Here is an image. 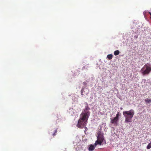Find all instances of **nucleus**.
I'll list each match as a JSON object with an SVG mask.
<instances>
[{"instance_id": "nucleus-1", "label": "nucleus", "mask_w": 151, "mask_h": 151, "mask_svg": "<svg viewBox=\"0 0 151 151\" xmlns=\"http://www.w3.org/2000/svg\"><path fill=\"white\" fill-rule=\"evenodd\" d=\"M134 114V111L133 109H130L129 111H124L123 114L125 118V122L127 123L132 121V118Z\"/></svg>"}, {"instance_id": "nucleus-2", "label": "nucleus", "mask_w": 151, "mask_h": 151, "mask_svg": "<svg viewBox=\"0 0 151 151\" xmlns=\"http://www.w3.org/2000/svg\"><path fill=\"white\" fill-rule=\"evenodd\" d=\"M88 118L82 116L78 121V123L77 126L80 128H83L85 125H86L87 123Z\"/></svg>"}, {"instance_id": "nucleus-3", "label": "nucleus", "mask_w": 151, "mask_h": 151, "mask_svg": "<svg viewBox=\"0 0 151 151\" xmlns=\"http://www.w3.org/2000/svg\"><path fill=\"white\" fill-rule=\"evenodd\" d=\"M151 71V67L148 64L145 65L141 70V72L143 75L148 74Z\"/></svg>"}, {"instance_id": "nucleus-4", "label": "nucleus", "mask_w": 151, "mask_h": 151, "mask_svg": "<svg viewBox=\"0 0 151 151\" xmlns=\"http://www.w3.org/2000/svg\"><path fill=\"white\" fill-rule=\"evenodd\" d=\"M86 106H85V108L84 109V112H82L81 115V116H83L86 117L88 118L89 117L90 112L89 111L90 108L88 106V105L87 103H86Z\"/></svg>"}, {"instance_id": "nucleus-5", "label": "nucleus", "mask_w": 151, "mask_h": 151, "mask_svg": "<svg viewBox=\"0 0 151 151\" xmlns=\"http://www.w3.org/2000/svg\"><path fill=\"white\" fill-rule=\"evenodd\" d=\"M121 115L119 114V112H117L115 117L110 119V123L113 124L117 125V122L119 119V117Z\"/></svg>"}, {"instance_id": "nucleus-6", "label": "nucleus", "mask_w": 151, "mask_h": 151, "mask_svg": "<svg viewBox=\"0 0 151 151\" xmlns=\"http://www.w3.org/2000/svg\"><path fill=\"white\" fill-rule=\"evenodd\" d=\"M97 139L99 140L102 141H103L104 140V137L103 136V134L100 132H98V133Z\"/></svg>"}, {"instance_id": "nucleus-7", "label": "nucleus", "mask_w": 151, "mask_h": 151, "mask_svg": "<svg viewBox=\"0 0 151 151\" xmlns=\"http://www.w3.org/2000/svg\"><path fill=\"white\" fill-rule=\"evenodd\" d=\"M103 141H101V140H99L98 139L97 140L95 143V145H96L98 144H99L100 145H101L102 143L103 142Z\"/></svg>"}, {"instance_id": "nucleus-8", "label": "nucleus", "mask_w": 151, "mask_h": 151, "mask_svg": "<svg viewBox=\"0 0 151 151\" xmlns=\"http://www.w3.org/2000/svg\"><path fill=\"white\" fill-rule=\"evenodd\" d=\"M95 148V146L93 145H91L89 147L88 150L89 151H93Z\"/></svg>"}, {"instance_id": "nucleus-9", "label": "nucleus", "mask_w": 151, "mask_h": 151, "mask_svg": "<svg viewBox=\"0 0 151 151\" xmlns=\"http://www.w3.org/2000/svg\"><path fill=\"white\" fill-rule=\"evenodd\" d=\"M145 101L147 104H150L151 102V99L147 98L145 100Z\"/></svg>"}, {"instance_id": "nucleus-10", "label": "nucleus", "mask_w": 151, "mask_h": 151, "mask_svg": "<svg viewBox=\"0 0 151 151\" xmlns=\"http://www.w3.org/2000/svg\"><path fill=\"white\" fill-rule=\"evenodd\" d=\"M107 58L109 60H111L113 58V55L112 54L108 55L107 56Z\"/></svg>"}, {"instance_id": "nucleus-11", "label": "nucleus", "mask_w": 151, "mask_h": 151, "mask_svg": "<svg viewBox=\"0 0 151 151\" xmlns=\"http://www.w3.org/2000/svg\"><path fill=\"white\" fill-rule=\"evenodd\" d=\"M119 50L115 51L114 52V54L116 56L118 55L119 53Z\"/></svg>"}, {"instance_id": "nucleus-12", "label": "nucleus", "mask_w": 151, "mask_h": 151, "mask_svg": "<svg viewBox=\"0 0 151 151\" xmlns=\"http://www.w3.org/2000/svg\"><path fill=\"white\" fill-rule=\"evenodd\" d=\"M57 132V129H55L54 131V132L52 133V135L54 136H55L56 135V133Z\"/></svg>"}, {"instance_id": "nucleus-13", "label": "nucleus", "mask_w": 151, "mask_h": 151, "mask_svg": "<svg viewBox=\"0 0 151 151\" xmlns=\"http://www.w3.org/2000/svg\"><path fill=\"white\" fill-rule=\"evenodd\" d=\"M150 148H151V142L149 143L147 147V149H150Z\"/></svg>"}, {"instance_id": "nucleus-14", "label": "nucleus", "mask_w": 151, "mask_h": 151, "mask_svg": "<svg viewBox=\"0 0 151 151\" xmlns=\"http://www.w3.org/2000/svg\"><path fill=\"white\" fill-rule=\"evenodd\" d=\"M84 89L83 88H82V89L81 90V94L82 96L84 95L83 91H84Z\"/></svg>"}, {"instance_id": "nucleus-15", "label": "nucleus", "mask_w": 151, "mask_h": 151, "mask_svg": "<svg viewBox=\"0 0 151 151\" xmlns=\"http://www.w3.org/2000/svg\"><path fill=\"white\" fill-rule=\"evenodd\" d=\"M83 85H85L87 84V83L86 82H84L83 83Z\"/></svg>"}, {"instance_id": "nucleus-16", "label": "nucleus", "mask_w": 151, "mask_h": 151, "mask_svg": "<svg viewBox=\"0 0 151 151\" xmlns=\"http://www.w3.org/2000/svg\"><path fill=\"white\" fill-rule=\"evenodd\" d=\"M149 14H150V15L151 16V12H149Z\"/></svg>"}, {"instance_id": "nucleus-17", "label": "nucleus", "mask_w": 151, "mask_h": 151, "mask_svg": "<svg viewBox=\"0 0 151 151\" xmlns=\"http://www.w3.org/2000/svg\"><path fill=\"white\" fill-rule=\"evenodd\" d=\"M120 109H121V110H122L123 109V108L122 107H120Z\"/></svg>"}]
</instances>
